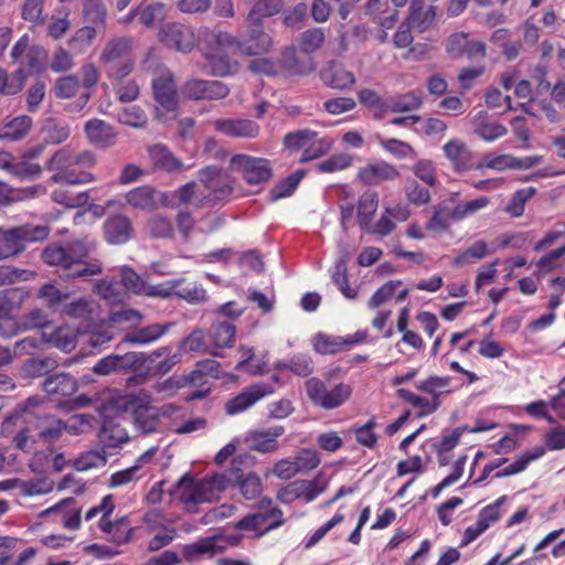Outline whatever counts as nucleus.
Listing matches in <instances>:
<instances>
[{
  "mask_svg": "<svg viewBox=\"0 0 565 565\" xmlns=\"http://www.w3.org/2000/svg\"><path fill=\"white\" fill-rule=\"evenodd\" d=\"M170 493L175 494L190 513L198 511V504L210 503L217 500V492L209 477L195 480L189 473H185L179 479L170 490Z\"/></svg>",
  "mask_w": 565,
  "mask_h": 565,
  "instance_id": "obj_6",
  "label": "nucleus"
},
{
  "mask_svg": "<svg viewBox=\"0 0 565 565\" xmlns=\"http://www.w3.org/2000/svg\"><path fill=\"white\" fill-rule=\"evenodd\" d=\"M321 78L326 85L340 90L350 89L355 83L353 73L341 65H331L324 70Z\"/></svg>",
  "mask_w": 565,
  "mask_h": 565,
  "instance_id": "obj_36",
  "label": "nucleus"
},
{
  "mask_svg": "<svg viewBox=\"0 0 565 565\" xmlns=\"http://www.w3.org/2000/svg\"><path fill=\"white\" fill-rule=\"evenodd\" d=\"M95 244L86 239H76L61 246L51 244L42 252V259L50 266H57L65 270L68 279H87L99 275L103 270L102 262L90 257Z\"/></svg>",
  "mask_w": 565,
  "mask_h": 565,
  "instance_id": "obj_2",
  "label": "nucleus"
},
{
  "mask_svg": "<svg viewBox=\"0 0 565 565\" xmlns=\"http://www.w3.org/2000/svg\"><path fill=\"white\" fill-rule=\"evenodd\" d=\"M274 45L273 38L265 32L263 23L247 22L246 38L237 46L246 55H260L270 51Z\"/></svg>",
  "mask_w": 565,
  "mask_h": 565,
  "instance_id": "obj_15",
  "label": "nucleus"
},
{
  "mask_svg": "<svg viewBox=\"0 0 565 565\" xmlns=\"http://www.w3.org/2000/svg\"><path fill=\"white\" fill-rule=\"evenodd\" d=\"M380 145L384 150H386L397 159H414L417 157V151L414 149L412 145L395 138L380 139Z\"/></svg>",
  "mask_w": 565,
  "mask_h": 565,
  "instance_id": "obj_61",
  "label": "nucleus"
},
{
  "mask_svg": "<svg viewBox=\"0 0 565 565\" xmlns=\"http://www.w3.org/2000/svg\"><path fill=\"white\" fill-rule=\"evenodd\" d=\"M149 156L157 169L173 172L182 168V162L163 145L158 143L150 147Z\"/></svg>",
  "mask_w": 565,
  "mask_h": 565,
  "instance_id": "obj_40",
  "label": "nucleus"
},
{
  "mask_svg": "<svg viewBox=\"0 0 565 565\" xmlns=\"http://www.w3.org/2000/svg\"><path fill=\"white\" fill-rule=\"evenodd\" d=\"M214 127L221 134L232 138H254L259 132V126L256 122L241 118L217 119Z\"/></svg>",
  "mask_w": 565,
  "mask_h": 565,
  "instance_id": "obj_24",
  "label": "nucleus"
},
{
  "mask_svg": "<svg viewBox=\"0 0 565 565\" xmlns=\"http://www.w3.org/2000/svg\"><path fill=\"white\" fill-rule=\"evenodd\" d=\"M153 98L161 109L174 114L179 107V97L174 75L166 71L152 79Z\"/></svg>",
  "mask_w": 565,
  "mask_h": 565,
  "instance_id": "obj_13",
  "label": "nucleus"
},
{
  "mask_svg": "<svg viewBox=\"0 0 565 565\" xmlns=\"http://www.w3.org/2000/svg\"><path fill=\"white\" fill-rule=\"evenodd\" d=\"M32 125V119L28 116H19L4 125L0 130V140L18 141L22 139Z\"/></svg>",
  "mask_w": 565,
  "mask_h": 565,
  "instance_id": "obj_44",
  "label": "nucleus"
},
{
  "mask_svg": "<svg viewBox=\"0 0 565 565\" xmlns=\"http://www.w3.org/2000/svg\"><path fill=\"white\" fill-rule=\"evenodd\" d=\"M280 65L289 75H308L315 70L312 58L299 53L295 46H286L280 53Z\"/></svg>",
  "mask_w": 565,
  "mask_h": 565,
  "instance_id": "obj_21",
  "label": "nucleus"
},
{
  "mask_svg": "<svg viewBox=\"0 0 565 565\" xmlns=\"http://www.w3.org/2000/svg\"><path fill=\"white\" fill-rule=\"evenodd\" d=\"M65 431V422L49 413H24L9 415L2 423L1 434L12 437L13 446L23 451L34 450V444L40 440L52 444L61 438Z\"/></svg>",
  "mask_w": 565,
  "mask_h": 565,
  "instance_id": "obj_1",
  "label": "nucleus"
},
{
  "mask_svg": "<svg viewBox=\"0 0 565 565\" xmlns=\"http://www.w3.org/2000/svg\"><path fill=\"white\" fill-rule=\"evenodd\" d=\"M117 118L121 124L134 128H142L148 121L146 113L136 105L119 109Z\"/></svg>",
  "mask_w": 565,
  "mask_h": 565,
  "instance_id": "obj_59",
  "label": "nucleus"
},
{
  "mask_svg": "<svg viewBox=\"0 0 565 565\" xmlns=\"http://www.w3.org/2000/svg\"><path fill=\"white\" fill-rule=\"evenodd\" d=\"M207 335L214 348H231L235 341L236 327L227 321H216L209 328Z\"/></svg>",
  "mask_w": 565,
  "mask_h": 565,
  "instance_id": "obj_34",
  "label": "nucleus"
},
{
  "mask_svg": "<svg viewBox=\"0 0 565 565\" xmlns=\"http://www.w3.org/2000/svg\"><path fill=\"white\" fill-rule=\"evenodd\" d=\"M173 323H152L141 328H134L121 339V343L130 345H147L163 337L171 329Z\"/></svg>",
  "mask_w": 565,
  "mask_h": 565,
  "instance_id": "obj_22",
  "label": "nucleus"
},
{
  "mask_svg": "<svg viewBox=\"0 0 565 565\" xmlns=\"http://www.w3.org/2000/svg\"><path fill=\"white\" fill-rule=\"evenodd\" d=\"M238 542V536H232L228 539V541H226V539L223 536L205 537L192 544L185 545L183 548V555L188 561H192L199 555L218 554L225 550L227 543L231 545H236Z\"/></svg>",
  "mask_w": 565,
  "mask_h": 565,
  "instance_id": "obj_19",
  "label": "nucleus"
},
{
  "mask_svg": "<svg viewBox=\"0 0 565 565\" xmlns=\"http://www.w3.org/2000/svg\"><path fill=\"white\" fill-rule=\"evenodd\" d=\"M332 281L338 286L339 290L345 298H356L358 290L349 285L347 264L344 260L339 259L335 262L332 271Z\"/></svg>",
  "mask_w": 565,
  "mask_h": 565,
  "instance_id": "obj_50",
  "label": "nucleus"
},
{
  "mask_svg": "<svg viewBox=\"0 0 565 565\" xmlns=\"http://www.w3.org/2000/svg\"><path fill=\"white\" fill-rule=\"evenodd\" d=\"M38 297L43 300L50 310L60 312L70 295L60 290L55 284L46 282L39 289Z\"/></svg>",
  "mask_w": 565,
  "mask_h": 565,
  "instance_id": "obj_42",
  "label": "nucleus"
},
{
  "mask_svg": "<svg viewBox=\"0 0 565 565\" xmlns=\"http://www.w3.org/2000/svg\"><path fill=\"white\" fill-rule=\"evenodd\" d=\"M404 191L407 201L414 205L420 206L430 201L429 190L413 178L406 179Z\"/></svg>",
  "mask_w": 565,
  "mask_h": 565,
  "instance_id": "obj_56",
  "label": "nucleus"
},
{
  "mask_svg": "<svg viewBox=\"0 0 565 565\" xmlns=\"http://www.w3.org/2000/svg\"><path fill=\"white\" fill-rule=\"evenodd\" d=\"M220 375V363L212 359H204L195 364V367L184 376V382L191 385H199L205 382V377L217 379Z\"/></svg>",
  "mask_w": 565,
  "mask_h": 565,
  "instance_id": "obj_41",
  "label": "nucleus"
},
{
  "mask_svg": "<svg viewBox=\"0 0 565 565\" xmlns=\"http://www.w3.org/2000/svg\"><path fill=\"white\" fill-rule=\"evenodd\" d=\"M42 388L49 395L68 397L77 391V382L71 374L60 372L46 376Z\"/></svg>",
  "mask_w": 565,
  "mask_h": 565,
  "instance_id": "obj_28",
  "label": "nucleus"
},
{
  "mask_svg": "<svg viewBox=\"0 0 565 565\" xmlns=\"http://www.w3.org/2000/svg\"><path fill=\"white\" fill-rule=\"evenodd\" d=\"M158 36L164 46L184 54L192 52L198 44L193 28L180 22L163 24Z\"/></svg>",
  "mask_w": 565,
  "mask_h": 565,
  "instance_id": "obj_11",
  "label": "nucleus"
},
{
  "mask_svg": "<svg viewBox=\"0 0 565 565\" xmlns=\"http://www.w3.org/2000/svg\"><path fill=\"white\" fill-rule=\"evenodd\" d=\"M98 438L105 448H115L127 443L129 436L120 424L114 420H105L99 430Z\"/></svg>",
  "mask_w": 565,
  "mask_h": 565,
  "instance_id": "obj_37",
  "label": "nucleus"
},
{
  "mask_svg": "<svg viewBox=\"0 0 565 565\" xmlns=\"http://www.w3.org/2000/svg\"><path fill=\"white\" fill-rule=\"evenodd\" d=\"M147 361L146 353L129 351L125 354H108L99 359L92 372L98 376H108L111 374H127L140 369Z\"/></svg>",
  "mask_w": 565,
  "mask_h": 565,
  "instance_id": "obj_9",
  "label": "nucleus"
},
{
  "mask_svg": "<svg viewBox=\"0 0 565 565\" xmlns=\"http://www.w3.org/2000/svg\"><path fill=\"white\" fill-rule=\"evenodd\" d=\"M76 333L74 330L61 327L51 333L49 342L64 352H71L76 347Z\"/></svg>",
  "mask_w": 565,
  "mask_h": 565,
  "instance_id": "obj_64",
  "label": "nucleus"
},
{
  "mask_svg": "<svg viewBox=\"0 0 565 565\" xmlns=\"http://www.w3.org/2000/svg\"><path fill=\"white\" fill-rule=\"evenodd\" d=\"M152 394L147 390L122 396L118 401V407L128 414L135 427L142 434H151L158 430L160 425V412L152 406Z\"/></svg>",
  "mask_w": 565,
  "mask_h": 565,
  "instance_id": "obj_4",
  "label": "nucleus"
},
{
  "mask_svg": "<svg viewBox=\"0 0 565 565\" xmlns=\"http://www.w3.org/2000/svg\"><path fill=\"white\" fill-rule=\"evenodd\" d=\"M487 113L479 111L473 118L475 132L484 141H494L498 138H501L508 134V129L505 126L488 121Z\"/></svg>",
  "mask_w": 565,
  "mask_h": 565,
  "instance_id": "obj_35",
  "label": "nucleus"
},
{
  "mask_svg": "<svg viewBox=\"0 0 565 565\" xmlns=\"http://www.w3.org/2000/svg\"><path fill=\"white\" fill-rule=\"evenodd\" d=\"M23 495H40L51 492L54 488V481L49 477H41L36 479H30L21 481L19 480L18 486Z\"/></svg>",
  "mask_w": 565,
  "mask_h": 565,
  "instance_id": "obj_51",
  "label": "nucleus"
},
{
  "mask_svg": "<svg viewBox=\"0 0 565 565\" xmlns=\"http://www.w3.org/2000/svg\"><path fill=\"white\" fill-rule=\"evenodd\" d=\"M543 454L544 449L542 447L536 448L533 452H524L513 463L509 465L502 470H499L495 473V478H503L523 471L532 460L540 458L541 456H543Z\"/></svg>",
  "mask_w": 565,
  "mask_h": 565,
  "instance_id": "obj_58",
  "label": "nucleus"
},
{
  "mask_svg": "<svg viewBox=\"0 0 565 565\" xmlns=\"http://www.w3.org/2000/svg\"><path fill=\"white\" fill-rule=\"evenodd\" d=\"M379 206V195L376 192L367 191L363 193L358 204V217L361 227L370 225L373 215Z\"/></svg>",
  "mask_w": 565,
  "mask_h": 565,
  "instance_id": "obj_46",
  "label": "nucleus"
},
{
  "mask_svg": "<svg viewBox=\"0 0 565 565\" xmlns=\"http://www.w3.org/2000/svg\"><path fill=\"white\" fill-rule=\"evenodd\" d=\"M29 298V291L22 288L0 290V319H12Z\"/></svg>",
  "mask_w": 565,
  "mask_h": 565,
  "instance_id": "obj_29",
  "label": "nucleus"
},
{
  "mask_svg": "<svg viewBox=\"0 0 565 565\" xmlns=\"http://www.w3.org/2000/svg\"><path fill=\"white\" fill-rule=\"evenodd\" d=\"M230 163L232 170L241 173L243 180L249 185L266 183L273 177V168L264 158L235 154L231 158Z\"/></svg>",
  "mask_w": 565,
  "mask_h": 565,
  "instance_id": "obj_10",
  "label": "nucleus"
},
{
  "mask_svg": "<svg viewBox=\"0 0 565 565\" xmlns=\"http://www.w3.org/2000/svg\"><path fill=\"white\" fill-rule=\"evenodd\" d=\"M137 12H139L140 23L147 28H153L167 17L166 6L161 2L140 3L137 6Z\"/></svg>",
  "mask_w": 565,
  "mask_h": 565,
  "instance_id": "obj_45",
  "label": "nucleus"
},
{
  "mask_svg": "<svg viewBox=\"0 0 565 565\" xmlns=\"http://www.w3.org/2000/svg\"><path fill=\"white\" fill-rule=\"evenodd\" d=\"M199 180L203 184L205 191L202 192V200L206 202H215L230 195L233 191V181L228 172L217 167H206L200 170Z\"/></svg>",
  "mask_w": 565,
  "mask_h": 565,
  "instance_id": "obj_12",
  "label": "nucleus"
},
{
  "mask_svg": "<svg viewBox=\"0 0 565 565\" xmlns=\"http://www.w3.org/2000/svg\"><path fill=\"white\" fill-rule=\"evenodd\" d=\"M84 132L88 142L99 149H108L117 141V132L114 127L98 118L86 121Z\"/></svg>",
  "mask_w": 565,
  "mask_h": 565,
  "instance_id": "obj_17",
  "label": "nucleus"
},
{
  "mask_svg": "<svg viewBox=\"0 0 565 565\" xmlns=\"http://www.w3.org/2000/svg\"><path fill=\"white\" fill-rule=\"evenodd\" d=\"M180 351L206 353L209 345L205 342L204 331L201 328H195L188 337H185L179 345Z\"/></svg>",
  "mask_w": 565,
  "mask_h": 565,
  "instance_id": "obj_63",
  "label": "nucleus"
},
{
  "mask_svg": "<svg viewBox=\"0 0 565 565\" xmlns=\"http://www.w3.org/2000/svg\"><path fill=\"white\" fill-rule=\"evenodd\" d=\"M115 338L110 324H95L85 334V343L92 349H100Z\"/></svg>",
  "mask_w": 565,
  "mask_h": 565,
  "instance_id": "obj_47",
  "label": "nucleus"
},
{
  "mask_svg": "<svg viewBox=\"0 0 565 565\" xmlns=\"http://www.w3.org/2000/svg\"><path fill=\"white\" fill-rule=\"evenodd\" d=\"M358 177L363 184L376 186L383 182L397 180L399 171L394 164L381 160L360 168Z\"/></svg>",
  "mask_w": 565,
  "mask_h": 565,
  "instance_id": "obj_16",
  "label": "nucleus"
},
{
  "mask_svg": "<svg viewBox=\"0 0 565 565\" xmlns=\"http://www.w3.org/2000/svg\"><path fill=\"white\" fill-rule=\"evenodd\" d=\"M58 362L52 356L30 358L23 361L20 372L23 379L49 376L57 369Z\"/></svg>",
  "mask_w": 565,
  "mask_h": 565,
  "instance_id": "obj_32",
  "label": "nucleus"
},
{
  "mask_svg": "<svg viewBox=\"0 0 565 565\" xmlns=\"http://www.w3.org/2000/svg\"><path fill=\"white\" fill-rule=\"evenodd\" d=\"M120 279L122 286L130 292L143 295L147 291V280L130 267L124 266L120 268Z\"/></svg>",
  "mask_w": 565,
  "mask_h": 565,
  "instance_id": "obj_60",
  "label": "nucleus"
},
{
  "mask_svg": "<svg viewBox=\"0 0 565 565\" xmlns=\"http://www.w3.org/2000/svg\"><path fill=\"white\" fill-rule=\"evenodd\" d=\"M446 50L454 57L462 55L469 58H483L487 54V46L481 41H470L463 32L454 33L448 38Z\"/></svg>",
  "mask_w": 565,
  "mask_h": 565,
  "instance_id": "obj_18",
  "label": "nucleus"
},
{
  "mask_svg": "<svg viewBox=\"0 0 565 565\" xmlns=\"http://www.w3.org/2000/svg\"><path fill=\"white\" fill-rule=\"evenodd\" d=\"M274 392L275 387L271 383H255L246 387L235 397L228 399L225 403V411L228 415L239 414L252 407L260 398L270 395Z\"/></svg>",
  "mask_w": 565,
  "mask_h": 565,
  "instance_id": "obj_14",
  "label": "nucleus"
},
{
  "mask_svg": "<svg viewBox=\"0 0 565 565\" xmlns=\"http://www.w3.org/2000/svg\"><path fill=\"white\" fill-rule=\"evenodd\" d=\"M29 454L32 455L28 462L30 470L34 473H44L51 463L54 447L47 444L45 448L40 449L38 444H34V450Z\"/></svg>",
  "mask_w": 565,
  "mask_h": 565,
  "instance_id": "obj_49",
  "label": "nucleus"
},
{
  "mask_svg": "<svg viewBox=\"0 0 565 565\" xmlns=\"http://www.w3.org/2000/svg\"><path fill=\"white\" fill-rule=\"evenodd\" d=\"M126 201L132 209L154 211L159 207L161 195L152 186L141 185L128 191Z\"/></svg>",
  "mask_w": 565,
  "mask_h": 565,
  "instance_id": "obj_25",
  "label": "nucleus"
},
{
  "mask_svg": "<svg viewBox=\"0 0 565 565\" xmlns=\"http://www.w3.org/2000/svg\"><path fill=\"white\" fill-rule=\"evenodd\" d=\"M70 127L65 122L47 120L42 128L43 141L49 145H58L70 137Z\"/></svg>",
  "mask_w": 565,
  "mask_h": 565,
  "instance_id": "obj_48",
  "label": "nucleus"
},
{
  "mask_svg": "<svg viewBox=\"0 0 565 565\" xmlns=\"http://www.w3.org/2000/svg\"><path fill=\"white\" fill-rule=\"evenodd\" d=\"M52 200L70 209L81 207L88 202L89 194L87 192L72 193L64 189H56L52 192Z\"/></svg>",
  "mask_w": 565,
  "mask_h": 565,
  "instance_id": "obj_62",
  "label": "nucleus"
},
{
  "mask_svg": "<svg viewBox=\"0 0 565 565\" xmlns=\"http://www.w3.org/2000/svg\"><path fill=\"white\" fill-rule=\"evenodd\" d=\"M56 513L60 518V522L65 529L77 530L81 525V509L74 507L73 499H65L60 501L57 504L42 511L41 516Z\"/></svg>",
  "mask_w": 565,
  "mask_h": 565,
  "instance_id": "obj_30",
  "label": "nucleus"
},
{
  "mask_svg": "<svg viewBox=\"0 0 565 565\" xmlns=\"http://www.w3.org/2000/svg\"><path fill=\"white\" fill-rule=\"evenodd\" d=\"M437 8L424 0H412L408 9V24L419 32L427 31L434 23Z\"/></svg>",
  "mask_w": 565,
  "mask_h": 565,
  "instance_id": "obj_26",
  "label": "nucleus"
},
{
  "mask_svg": "<svg viewBox=\"0 0 565 565\" xmlns=\"http://www.w3.org/2000/svg\"><path fill=\"white\" fill-rule=\"evenodd\" d=\"M384 106L392 113H411L423 106V98L412 90L386 98Z\"/></svg>",
  "mask_w": 565,
  "mask_h": 565,
  "instance_id": "obj_38",
  "label": "nucleus"
},
{
  "mask_svg": "<svg viewBox=\"0 0 565 565\" xmlns=\"http://www.w3.org/2000/svg\"><path fill=\"white\" fill-rule=\"evenodd\" d=\"M92 311V301L87 298H78L71 302L65 301L60 313L70 319H88Z\"/></svg>",
  "mask_w": 565,
  "mask_h": 565,
  "instance_id": "obj_55",
  "label": "nucleus"
},
{
  "mask_svg": "<svg viewBox=\"0 0 565 565\" xmlns=\"http://www.w3.org/2000/svg\"><path fill=\"white\" fill-rule=\"evenodd\" d=\"M131 45L130 38H114L105 44L99 61L110 79L121 81L132 72Z\"/></svg>",
  "mask_w": 565,
  "mask_h": 565,
  "instance_id": "obj_5",
  "label": "nucleus"
},
{
  "mask_svg": "<svg viewBox=\"0 0 565 565\" xmlns=\"http://www.w3.org/2000/svg\"><path fill=\"white\" fill-rule=\"evenodd\" d=\"M445 156L457 170H466L470 167L471 152L466 143L459 139L448 141L444 147Z\"/></svg>",
  "mask_w": 565,
  "mask_h": 565,
  "instance_id": "obj_39",
  "label": "nucleus"
},
{
  "mask_svg": "<svg viewBox=\"0 0 565 565\" xmlns=\"http://www.w3.org/2000/svg\"><path fill=\"white\" fill-rule=\"evenodd\" d=\"M28 74L22 67H19L11 75L6 70L0 67V94L1 95H15L24 86Z\"/></svg>",
  "mask_w": 565,
  "mask_h": 565,
  "instance_id": "obj_43",
  "label": "nucleus"
},
{
  "mask_svg": "<svg viewBox=\"0 0 565 565\" xmlns=\"http://www.w3.org/2000/svg\"><path fill=\"white\" fill-rule=\"evenodd\" d=\"M45 340L43 337H25L14 343L13 351H10L7 348L2 349V364H9L13 361L17 356L22 355H33L38 351L42 350Z\"/></svg>",
  "mask_w": 565,
  "mask_h": 565,
  "instance_id": "obj_31",
  "label": "nucleus"
},
{
  "mask_svg": "<svg viewBox=\"0 0 565 565\" xmlns=\"http://www.w3.org/2000/svg\"><path fill=\"white\" fill-rule=\"evenodd\" d=\"M107 458L104 451L90 450L81 454L74 461L73 467L77 471H87L94 468L105 467Z\"/></svg>",
  "mask_w": 565,
  "mask_h": 565,
  "instance_id": "obj_52",
  "label": "nucleus"
},
{
  "mask_svg": "<svg viewBox=\"0 0 565 565\" xmlns=\"http://www.w3.org/2000/svg\"><path fill=\"white\" fill-rule=\"evenodd\" d=\"M303 175V170H297L277 183L270 191L271 200L277 201L290 195L296 190Z\"/></svg>",
  "mask_w": 565,
  "mask_h": 565,
  "instance_id": "obj_57",
  "label": "nucleus"
},
{
  "mask_svg": "<svg viewBox=\"0 0 565 565\" xmlns=\"http://www.w3.org/2000/svg\"><path fill=\"white\" fill-rule=\"evenodd\" d=\"M285 428L282 426H274L268 429H260L252 431L248 435L247 441L253 450L258 452L268 454L278 448L277 438L282 436Z\"/></svg>",
  "mask_w": 565,
  "mask_h": 565,
  "instance_id": "obj_27",
  "label": "nucleus"
},
{
  "mask_svg": "<svg viewBox=\"0 0 565 565\" xmlns=\"http://www.w3.org/2000/svg\"><path fill=\"white\" fill-rule=\"evenodd\" d=\"M96 164V156L90 150L75 151L66 146L57 149L46 161L45 169L53 172L51 181L56 184H86L95 180L87 169Z\"/></svg>",
  "mask_w": 565,
  "mask_h": 565,
  "instance_id": "obj_3",
  "label": "nucleus"
},
{
  "mask_svg": "<svg viewBox=\"0 0 565 565\" xmlns=\"http://www.w3.org/2000/svg\"><path fill=\"white\" fill-rule=\"evenodd\" d=\"M205 58L209 61L211 74L224 77L238 72L239 64L223 52L205 51Z\"/></svg>",
  "mask_w": 565,
  "mask_h": 565,
  "instance_id": "obj_33",
  "label": "nucleus"
},
{
  "mask_svg": "<svg viewBox=\"0 0 565 565\" xmlns=\"http://www.w3.org/2000/svg\"><path fill=\"white\" fill-rule=\"evenodd\" d=\"M326 35L321 28H313L300 34L299 47L302 53L310 54L319 50L324 43Z\"/></svg>",
  "mask_w": 565,
  "mask_h": 565,
  "instance_id": "obj_54",
  "label": "nucleus"
},
{
  "mask_svg": "<svg viewBox=\"0 0 565 565\" xmlns=\"http://www.w3.org/2000/svg\"><path fill=\"white\" fill-rule=\"evenodd\" d=\"M305 388L311 403L320 408L330 411L340 407L349 399L352 390L348 384L339 383L328 388L324 382L311 377L305 382Z\"/></svg>",
  "mask_w": 565,
  "mask_h": 565,
  "instance_id": "obj_8",
  "label": "nucleus"
},
{
  "mask_svg": "<svg viewBox=\"0 0 565 565\" xmlns=\"http://www.w3.org/2000/svg\"><path fill=\"white\" fill-rule=\"evenodd\" d=\"M281 515V511L277 508L264 513H253V518L257 519L255 521L257 531H260L257 536H262L268 531L281 525L284 523Z\"/></svg>",
  "mask_w": 565,
  "mask_h": 565,
  "instance_id": "obj_53",
  "label": "nucleus"
},
{
  "mask_svg": "<svg viewBox=\"0 0 565 565\" xmlns=\"http://www.w3.org/2000/svg\"><path fill=\"white\" fill-rule=\"evenodd\" d=\"M83 15L85 21L93 26L87 25L81 29L76 35L77 39L86 38L90 40L96 34L95 28L103 29L105 26L107 15L106 6L102 0H85L83 6Z\"/></svg>",
  "mask_w": 565,
  "mask_h": 565,
  "instance_id": "obj_20",
  "label": "nucleus"
},
{
  "mask_svg": "<svg viewBox=\"0 0 565 565\" xmlns=\"http://www.w3.org/2000/svg\"><path fill=\"white\" fill-rule=\"evenodd\" d=\"M103 230L108 243L119 245L130 239L134 226L128 216L116 214L105 221Z\"/></svg>",
  "mask_w": 565,
  "mask_h": 565,
  "instance_id": "obj_23",
  "label": "nucleus"
},
{
  "mask_svg": "<svg viewBox=\"0 0 565 565\" xmlns=\"http://www.w3.org/2000/svg\"><path fill=\"white\" fill-rule=\"evenodd\" d=\"M50 230L45 225L23 224L0 233V259L17 256L29 243L44 241Z\"/></svg>",
  "mask_w": 565,
  "mask_h": 565,
  "instance_id": "obj_7",
  "label": "nucleus"
}]
</instances>
